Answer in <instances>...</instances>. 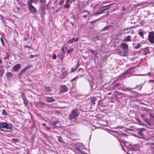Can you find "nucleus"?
Returning <instances> with one entry per match:
<instances>
[{
  "mask_svg": "<svg viewBox=\"0 0 154 154\" xmlns=\"http://www.w3.org/2000/svg\"><path fill=\"white\" fill-rule=\"evenodd\" d=\"M79 115L77 109H75L72 110L69 115L68 119L70 120L75 119Z\"/></svg>",
  "mask_w": 154,
  "mask_h": 154,
  "instance_id": "1",
  "label": "nucleus"
},
{
  "mask_svg": "<svg viewBox=\"0 0 154 154\" xmlns=\"http://www.w3.org/2000/svg\"><path fill=\"white\" fill-rule=\"evenodd\" d=\"M148 38L149 42L151 43H154V32L153 31L149 32Z\"/></svg>",
  "mask_w": 154,
  "mask_h": 154,
  "instance_id": "2",
  "label": "nucleus"
},
{
  "mask_svg": "<svg viewBox=\"0 0 154 154\" xmlns=\"http://www.w3.org/2000/svg\"><path fill=\"white\" fill-rule=\"evenodd\" d=\"M0 125L2 128L6 129H11L12 127L11 124H8L5 122L0 123Z\"/></svg>",
  "mask_w": 154,
  "mask_h": 154,
  "instance_id": "3",
  "label": "nucleus"
},
{
  "mask_svg": "<svg viewBox=\"0 0 154 154\" xmlns=\"http://www.w3.org/2000/svg\"><path fill=\"white\" fill-rule=\"evenodd\" d=\"M65 52L64 51L63 47H62L60 51L58 54V57L61 60H62L65 57Z\"/></svg>",
  "mask_w": 154,
  "mask_h": 154,
  "instance_id": "4",
  "label": "nucleus"
},
{
  "mask_svg": "<svg viewBox=\"0 0 154 154\" xmlns=\"http://www.w3.org/2000/svg\"><path fill=\"white\" fill-rule=\"evenodd\" d=\"M28 9L30 11L32 14H34L37 11V9L33 6L32 4H27Z\"/></svg>",
  "mask_w": 154,
  "mask_h": 154,
  "instance_id": "5",
  "label": "nucleus"
},
{
  "mask_svg": "<svg viewBox=\"0 0 154 154\" xmlns=\"http://www.w3.org/2000/svg\"><path fill=\"white\" fill-rule=\"evenodd\" d=\"M106 10V6H104L103 7L101 8L97 12L94 13L93 14L94 15H97L100 14L105 13L104 11Z\"/></svg>",
  "mask_w": 154,
  "mask_h": 154,
  "instance_id": "6",
  "label": "nucleus"
},
{
  "mask_svg": "<svg viewBox=\"0 0 154 154\" xmlns=\"http://www.w3.org/2000/svg\"><path fill=\"white\" fill-rule=\"evenodd\" d=\"M39 2L41 4L40 9L42 12L45 10L46 1L45 0H40Z\"/></svg>",
  "mask_w": 154,
  "mask_h": 154,
  "instance_id": "7",
  "label": "nucleus"
},
{
  "mask_svg": "<svg viewBox=\"0 0 154 154\" xmlns=\"http://www.w3.org/2000/svg\"><path fill=\"white\" fill-rule=\"evenodd\" d=\"M21 97L23 100L25 106H26L28 103V102L25 95L23 92L21 93Z\"/></svg>",
  "mask_w": 154,
  "mask_h": 154,
  "instance_id": "8",
  "label": "nucleus"
},
{
  "mask_svg": "<svg viewBox=\"0 0 154 154\" xmlns=\"http://www.w3.org/2000/svg\"><path fill=\"white\" fill-rule=\"evenodd\" d=\"M121 46L123 50L125 51H127L128 49V44L125 42H123L121 44Z\"/></svg>",
  "mask_w": 154,
  "mask_h": 154,
  "instance_id": "9",
  "label": "nucleus"
},
{
  "mask_svg": "<svg viewBox=\"0 0 154 154\" xmlns=\"http://www.w3.org/2000/svg\"><path fill=\"white\" fill-rule=\"evenodd\" d=\"M67 91V88L66 85H61L60 87V91L61 92L64 93L66 92Z\"/></svg>",
  "mask_w": 154,
  "mask_h": 154,
  "instance_id": "10",
  "label": "nucleus"
},
{
  "mask_svg": "<svg viewBox=\"0 0 154 154\" xmlns=\"http://www.w3.org/2000/svg\"><path fill=\"white\" fill-rule=\"evenodd\" d=\"M21 67L20 65L19 64H17L12 67V70L14 71H17Z\"/></svg>",
  "mask_w": 154,
  "mask_h": 154,
  "instance_id": "11",
  "label": "nucleus"
},
{
  "mask_svg": "<svg viewBox=\"0 0 154 154\" xmlns=\"http://www.w3.org/2000/svg\"><path fill=\"white\" fill-rule=\"evenodd\" d=\"M46 98L47 102L48 103H51L55 101L54 99L52 97H47Z\"/></svg>",
  "mask_w": 154,
  "mask_h": 154,
  "instance_id": "12",
  "label": "nucleus"
},
{
  "mask_svg": "<svg viewBox=\"0 0 154 154\" xmlns=\"http://www.w3.org/2000/svg\"><path fill=\"white\" fill-rule=\"evenodd\" d=\"M121 85V84L120 83H118L114 85L113 86V88L114 89H118L119 90H121L122 88L119 87V86Z\"/></svg>",
  "mask_w": 154,
  "mask_h": 154,
  "instance_id": "13",
  "label": "nucleus"
},
{
  "mask_svg": "<svg viewBox=\"0 0 154 154\" xmlns=\"http://www.w3.org/2000/svg\"><path fill=\"white\" fill-rule=\"evenodd\" d=\"M122 95H123V94L121 93L120 92L117 91H115L114 94V96L116 98H118V96H120V97H121V96Z\"/></svg>",
  "mask_w": 154,
  "mask_h": 154,
  "instance_id": "14",
  "label": "nucleus"
},
{
  "mask_svg": "<svg viewBox=\"0 0 154 154\" xmlns=\"http://www.w3.org/2000/svg\"><path fill=\"white\" fill-rule=\"evenodd\" d=\"M131 36L130 35L127 36L123 39V41L125 42H131Z\"/></svg>",
  "mask_w": 154,
  "mask_h": 154,
  "instance_id": "15",
  "label": "nucleus"
},
{
  "mask_svg": "<svg viewBox=\"0 0 154 154\" xmlns=\"http://www.w3.org/2000/svg\"><path fill=\"white\" fill-rule=\"evenodd\" d=\"M79 66V63L78 62L77 64L75 65V66L74 67L72 68L71 71L72 72H74L76 70V69L78 68Z\"/></svg>",
  "mask_w": 154,
  "mask_h": 154,
  "instance_id": "16",
  "label": "nucleus"
},
{
  "mask_svg": "<svg viewBox=\"0 0 154 154\" xmlns=\"http://www.w3.org/2000/svg\"><path fill=\"white\" fill-rule=\"evenodd\" d=\"M38 2V0H29L27 2V4H32V3L36 4Z\"/></svg>",
  "mask_w": 154,
  "mask_h": 154,
  "instance_id": "17",
  "label": "nucleus"
},
{
  "mask_svg": "<svg viewBox=\"0 0 154 154\" xmlns=\"http://www.w3.org/2000/svg\"><path fill=\"white\" fill-rule=\"evenodd\" d=\"M68 73L66 71H64L63 72L61 75V79H64L67 75Z\"/></svg>",
  "mask_w": 154,
  "mask_h": 154,
  "instance_id": "18",
  "label": "nucleus"
},
{
  "mask_svg": "<svg viewBox=\"0 0 154 154\" xmlns=\"http://www.w3.org/2000/svg\"><path fill=\"white\" fill-rule=\"evenodd\" d=\"M139 136L138 137L140 138H143L144 135L143 133L141 132H137Z\"/></svg>",
  "mask_w": 154,
  "mask_h": 154,
  "instance_id": "19",
  "label": "nucleus"
},
{
  "mask_svg": "<svg viewBox=\"0 0 154 154\" xmlns=\"http://www.w3.org/2000/svg\"><path fill=\"white\" fill-rule=\"evenodd\" d=\"M91 52L92 54H93L94 56V57H96V55H97V52L94 51L92 50V49L89 50Z\"/></svg>",
  "mask_w": 154,
  "mask_h": 154,
  "instance_id": "20",
  "label": "nucleus"
},
{
  "mask_svg": "<svg viewBox=\"0 0 154 154\" xmlns=\"http://www.w3.org/2000/svg\"><path fill=\"white\" fill-rule=\"evenodd\" d=\"M146 129L142 128H138L137 129V132H142L143 131L146 130Z\"/></svg>",
  "mask_w": 154,
  "mask_h": 154,
  "instance_id": "21",
  "label": "nucleus"
},
{
  "mask_svg": "<svg viewBox=\"0 0 154 154\" xmlns=\"http://www.w3.org/2000/svg\"><path fill=\"white\" fill-rule=\"evenodd\" d=\"M96 97H93L91 98V102L92 103V104L94 105L95 104V101L96 100Z\"/></svg>",
  "mask_w": 154,
  "mask_h": 154,
  "instance_id": "22",
  "label": "nucleus"
},
{
  "mask_svg": "<svg viewBox=\"0 0 154 154\" xmlns=\"http://www.w3.org/2000/svg\"><path fill=\"white\" fill-rule=\"evenodd\" d=\"M7 78H10L12 77L13 75L11 72H8L6 74Z\"/></svg>",
  "mask_w": 154,
  "mask_h": 154,
  "instance_id": "23",
  "label": "nucleus"
},
{
  "mask_svg": "<svg viewBox=\"0 0 154 154\" xmlns=\"http://www.w3.org/2000/svg\"><path fill=\"white\" fill-rule=\"evenodd\" d=\"M142 85H137L136 87L133 88V89H134L136 88H137L138 90L139 91H140L142 89Z\"/></svg>",
  "mask_w": 154,
  "mask_h": 154,
  "instance_id": "24",
  "label": "nucleus"
},
{
  "mask_svg": "<svg viewBox=\"0 0 154 154\" xmlns=\"http://www.w3.org/2000/svg\"><path fill=\"white\" fill-rule=\"evenodd\" d=\"M141 46V44L140 43H139L137 44V45L136 46L134 47V48L135 49H137L139 48Z\"/></svg>",
  "mask_w": 154,
  "mask_h": 154,
  "instance_id": "25",
  "label": "nucleus"
},
{
  "mask_svg": "<svg viewBox=\"0 0 154 154\" xmlns=\"http://www.w3.org/2000/svg\"><path fill=\"white\" fill-rule=\"evenodd\" d=\"M132 89H133L131 88H126L124 89L122 88L121 90H122L123 91H130Z\"/></svg>",
  "mask_w": 154,
  "mask_h": 154,
  "instance_id": "26",
  "label": "nucleus"
},
{
  "mask_svg": "<svg viewBox=\"0 0 154 154\" xmlns=\"http://www.w3.org/2000/svg\"><path fill=\"white\" fill-rule=\"evenodd\" d=\"M72 39L73 42H77L79 40V38L78 37H76V38L73 37L72 38Z\"/></svg>",
  "mask_w": 154,
  "mask_h": 154,
  "instance_id": "27",
  "label": "nucleus"
},
{
  "mask_svg": "<svg viewBox=\"0 0 154 154\" xmlns=\"http://www.w3.org/2000/svg\"><path fill=\"white\" fill-rule=\"evenodd\" d=\"M32 66L31 65H28L26 66L23 69L25 71L26 70L29 69Z\"/></svg>",
  "mask_w": 154,
  "mask_h": 154,
  "instance_id": "28",
  "label": "nucleus"
},
{
  "mask_svg": "<svg viewBox=\"0 0 154 154\" xmlns=\"http://www.w3.org/2000/svg\"><path fill=\"white\" fill-rule=\"evenodd\" d=\"M119 54L121 56H123V57H126L127 56L126 53L122 51L119 53Z\"/></svg>",
  "mask_w": 154,
  "mask_h": 154,
  "instance_id": "29",
  "label": "nucleus"
},
{
  "mask_svg": "<svg viewBox=\"0 0 154 154\" xmlns=\"http://www.w3.org/2000/svg\"><path fill=\"white\" fill-rule=\"evenodd\" d=\"M19 141V139L17 138L12 139V141L14 143L18 142Z\"/></svg>",
  "mask_w": 154,
  "mask_h": 154,
  "instance_id": "30",
  "label": "nucleus"
},
{
  "mask_svg": "<svg viewBox=\"0 0 154 154\" xmlns=\"http://www.w3.org/2000/svg\"><path fill=\"white\" fill-rule=\"evenodd\" d=\"M74 51V49L73 48H72L70 49H69L67 51V54H70L71 53Z\"/></svg>",
  "mask_w": 154,
  "mask_h": 154,
  "instance_id": "31",
  "label": "nucleus"
},
{
  "mask_svg": "<svg viewBox=\"0 0 154 154\" xmlns=\"http://www.w3.org/2000/svg\"><path fill=\"white\" fill-rule=\"evenodd\" d=\"M45 90L47 92H50L51 91V89L49 87H45Z\"/></svg>",
  "mask_w": 154,
  "mask_h": 154,
  "instance_id": "32",
  "label": "nucleus"
},
{
  "mask_svg": "<svg viewBox=\"0 0 154 154\" xmlns=\"http://www.w3.org/2000/svg\"><path fill=\"white\" fill-rule=\"evenodd\" d=\"M6 56L4 58V59L5 60L8 59L9 58V54L8 52H6Z\"/></svg>",
  "mask_w": 154,
  "mask_h": 154,
  "instance_id": "33",
  "label": "nucleus"
},
{
  "mask_svg": "<svg viewBox=\"0 0 154 154\" xmlns=\"http://www.w3.org/2000/svg\"><path fill=\"white\" fill-rule=\"evenodd\" d=\"M4 71V69L1 68L0 69V73H1V77H2V76Z\"/></svg>",
  "mask_w": 154,
  "mask_h": 154,
  "instance_id": "34",
  "label": "nucleus"
},
{
  "mask_svg": "<svg viewBox=\"0 0 154 154\" xmlns=\"http://www.w3.org/2000/svg\"><path fill=\"white\" fill-rule=\"evenodd\" d=\"M29 37V35L28 34H27L26 36L24 37V40L25 41H26L28 39Z\"/></svg>",
  "mask_w": 154,
  "mask_h": 154,
  "instance_id": "35",
  "label": "nucleus"
},
{
  "mask_svg": "<svg viewBox=\"0 0 154 154\" xmlns=\"http://www.w3.org/2000/svg\"><path fill=\"white\" fill-rule=\"evenodd\" d=\"M2 113L3 115H7V113L6 112L5 110V109H3L2 110Z\"/></svg>",
  "mask_w": 154,
  "mask_h": 154,
  "instance_id": "36",
  "label": "nucleus"
},
{
  "mask_svg": "<svg viewBox=\"0 0 154 154\" xmlns=\"http://www.w3.org/2000/svg\"><path fill=\"white\" fill-rule=\"evenodd\" d=\"M138 34L141 37L143 38V34L142 32H139Z\"/></svg>",
  "mask_w": 154,
  "mask_h": 154,
  "instance_id": "37",
  "label": "nucleus"
},
{
  "mask_svg": "<svg viewBox=\"0 0 154 154\" xmlns=\"http://www.w3.org/2000/svg\"><path fill=\"white\" fill-rule=\"evenodd\" d=\"M25 72V71L23 69L22 71H21L19 73V75H23V74Z\"/></svg>",
  "mask_w": 154,
  "mask_h": 154,
  "instance_id": "38",
  "label": "nucleus"
},
{
  "mask_svg": "<svg viewBox=\"0 0 154 154\" xmlns=\"http://www.w3.org/2000/svg\"><path fill=\"white\" fill-rule=\"evenodd\" d=\"M58 141L61 143H63V141L62 140V138L60 137H59L58 138Z\"/></svg>",
  "mask_w": 154,
  "mask_h": 154,
  "instance_id": "39",
  "label": "nucleus"
},
{
  "mask_svg": "<svg viewBox=\"0 0 154 154\" xmlns=\"http://www.w3.org/2000/svg\"><path fill=\"white\" fill-rule=\"evenodd\" d=\"M133 149L134 150H137L139 149V146L138 145H135L133 147Z\"/></svg>",
  "mask_w": 154,
  "mask_h": 154,
  "instance_id": "40",
  "label": "nucleus"
},
{
  "mask_svg": "<svg viewBox=\"0 0 154 154\" xmlns=\"http://www.w3.org/2000/svg\"><path fill=\"white\" fill-rule=\"evenodd\" d=\"M149 125L150 123L149 122V120L148 119H146V118L143 119Z\"/></svg>",
  "mask_w": 154,
  "mask_h": 154,
  "instance_id": "41",
  "label": "nucleus"
},
{
  "mask_svg": "<svg viewBox=\"0 0 154 154\" xmlns=\"http://www.w3.org/2000/svg\"><path fill=\"white\" fill-rule=\"evenodd\" d=\"M64 2V0H61V1H60V2H59V5H62L63 4Z\"/></svg>",
  "mask_w": 154,
  "mask_h": 154,
  "instance_id": "42",
  "label": "nucleus"
},
{
  "mask_svg": "<svg viewBox=\"0 0 154 154\" xmlns=\"http://www.w3.org/2000/svg\"><path fill=\"white\" fill-rule=\"evenodd\" d=\"M64 6L66 8H69L70 6V5L69 4H68V3H66V4Z\"/></svg>",
  "mask_w": 154,
  "mask_h": 154,
  "instance_id": "43",
  "label": "nucleus"
},
{
  "mask_svg": "<svg viewBox=\"0 0 154 154\" xmlns=\"http://www.w3.org/2000/svg\"><path fill=\"white\" fill-rule=\"evenodd\" d=\"M0 40L1 41L2 44L3 45H4L5 44L4 41L2 37L0 38Z\"/></svg>",
  "mask_w": 154,
  "mask_h": 154,
  "instance_id": "44",
  "label": "nucleus"
},
{
  "mask_svg": "<svg viewBox=\"0 0 154 154\" xmlns=\"http://www.w3.org/2000/svg\"><path fill=\"white\" fill-rule=\"evenodd\" d=\"M37 56V55H31L30 56V57H29V58H33V57H36Z\"/></svg>",
  "mask_w": 154,
  "mask_h": 154,
  "instance_id": "45",
  "label": "nucleus"
},
{
  "mask_svg": "<svg viewBox=\"0 0 154 154\" xmlns=\"http://www.w3.org/2000/svg\"><path fill=\"white\" fill-rule=\"evenodd\" d=\"M73 42L72 39H69V41L67 42V43H68L69 44H71Z\"/></svg>",
  "mask_w": 154,
  "mask_h": 154,
  "instance_id": "46",
  "label": "nucleus"
},
{
  "mask_svg": "<svg viewBox=\"0 0 154 154\" xmlns=\"http://www.w3.org/2000/svg\"><path fill=\"white\" fill-rule=\"evenodd\" d=\"M141 117L143 118V119L146 118V115L144 114H141Z\"/></svg>",
  "mask_w": 154,
  "mask_h": 154,
  "instance_id": "47",
  "label": "nucleus"
},
{
  "mask_svg": "<svg viewBox=\"0 0 154 154\" xmlns=\"http://www.w3.org/2000/svg\"><path fill=\"white\" fill-rule=\"evenodd\" d=\"M58 122V121H54V122H53L52 124H53V125H56V124Z\"/></svg>",
  "mask_w": 154,
  "mask_h": 154,
  "instance_id": "48",
  "label": "nucleus"
},
{
  "mask_svg": "<svg viewBox=\"0 0 154 154\" xmlns=\"http://www.w3.org/2000/svg\"><path fill=\"white\" fill-rule=\"evenodd\" d=\"M56 56L55 54H53L52 58L53 59H55L56 58Z\"/></svg>",
  "mask_w": 154,
  "mask_h": 154,
  "instance_id": "49",
  "label": "nucleus"
},
{
  "mask_svg": "<svg viewBox=\"0 0 154 154\" xmlns=\"http://www.w3.org/2000/svg\"><path fill=\"white\" fill-rule=\"evenodd\" d=\"M62 8V6H61L58 9H57L56 11V12H58L60 10V9Z\"/></svg>",
  "mask_w": 154,
  "mask_h": 154,
  "instance_id": "50",
  "label": "nucleus"
},
{
  "mask_svg": "<svg viewBox=\"0 0 154 154\" xmlns=\"http://www.w3.org/2000/svg\"><path fill=\"white\" fill-rule=\"evenodd\" d=\"M25 47L29 49H31V46H28L27 45L25 46Z\"/></svg>",
  "mask_w": 154,
  "mask_h": 154,
  "instance_id": "51",
  "label": "nucleus"
},
{
  "mask_svg": "<svg viewBox=\"0 0 154 154\" xmlns=\"http://www.w3.org/2000/svg\"><path fill=\"white\" fill-rule=\"evenodd\" d=\"M83 12H88V14H90V12H89L88 11L85 10L83 11Z\"/></svg>",
  "mask_w": 154,
  "mask_h": 154,
  "instance_id": "52",
  "label": "nucleus"
},
{
  "mask_svg": "<svg viewBox=\"0 0 154 154\" xmlns=\"http://www.w3.org/2000/svg\"><path fill=\"white\" fill-rule=\"evenodd\" d=\"M10 130H5V132H8V131H11V132H12V131H11V129H10Z\"/></svg>",
  "mask_w": 154,
  "mask_h": 154,
  "instance_id": "53",
  "label": "nucleus"
},
{
  "mask_svg": "<svg viewBox=\"0 0 154 154\" xmlns=\"http://www.w3.org/2000/svg\"><path fill=\"white\" fill-rule=\"evenodd\" d=\"M87 15H83V16H82V17H83V18H86V17H87Z\"/></svg>",
  "mask_w": 154,
  "mask_h": 154,
  "instance_id": "54",
  "label": "nucleus"
},
{
  "mask_svg": "<svg viewBox=\"0 0 154 154\" xmlns=\"http://www.w3.org/2000/svg\"><path fill=\"white\" fill-rule=\"evenodd\" d=\"M137 121H138V122L140 123H141V122L140 121V120L138 119H137Z\"/></svg>",
  "mask_w": 154,
  "mask_h": 154,
  "instance_id": "55",
  "label": "nucleus"
},
{
  "mask_svg": "<svg viewBox=\"0 0 154 154\" xmlns=\"http://www.w3.org/2000/svg\"><path fill=\"white\" fill-rule=\"evenodd\" d=\"M81 153H82V154H87V153L82 151H81Z\"/></svg>",
  "mask_w": 154,
  "mask_h": 154,
  "instance_id": "56",
  "label": "nucleus"
},
{
  "mask_svg": "<svg viewBox=\"0 0 154 154\" xmlns=\"http://www.w3.org/2000/svg\"><path fill=\"white\" fill-rule=\"evenodd\" d=\"M69 0H66V3H69Z\"/></svg>",
  "mask_w": 154,
  "mask_h": 154,
  "instance_id": "57",
  "label": "nucleus"
},
{
  "mask_svg": "<svg viewBox=\"0 0 154 154\" xmlns=\"http://www.w3.org/2000/svg\"><path fill=\"white\" fill-rule=\"evenodd\" d=\"M77 77H76L75 78H73L71 81H73L75 80V79H76Z\"/></svg>",
  "mask_w": 154,
  "mask_h": 154,
  "instance_id": "58",
  "label": "nucleus"
},
{
  "mask_svg": "<svg viewBox=\"0 0 154 154\" xmlns=\"http://www.w3.org/2000/svg\"><path fill=\"white\" fill-rule=\"evenodd\" d=\"M128 29V28H125L123 29V31H125L126 30H127Z\"/></svg>",
  "mask_w": 154,
  "mask_h": 154,
  "instance_id": "59",
  "label": "nucleus"
},
{
  "mask_svg": "<svg viewBox=\"0 0 154 154\" xmlns=\"http://www.w3.org/2000/svg\"><path fill=\"white\" fill-rule=\"evenodd\" d=\"M42 125L45 126L46 125V124L45 123H43L42 124Z\"/></svg>",
  "mask_w": 154,
  "mask_h": 154,
  "instance_id": "60",
  "label": "nucleus"
},
{
  "mask_svg": "<svg viewBox=\"0 0 154 154\" xmlns=\"http://www.w3.org/2000/svg\"><path fill=\"white\" fill-rule=\"evenodd\" d=\"M140 125H143V126L144 125V124L142 122H141L140 123Z\"/></svg>",
  "mask_w": 154,
  "mask_h": 154,
  "instance_id": "61",
  "label": "nucleus"
},
{
  "mask_svg": "<svg viewBox=\"0 0 154 154\" xmlns=\"http://www.w3.org/2000/svg\"><path fill=\"white\" fill-rule=\"evenodd\" d=\"M154 81V80H150L149 82H153Z\"/></svg>",
  "mask_w": 154,
  "mask_h": 154,
  "instance_id": "62",
  "label": "nucleus"
},
{
  "mask_svg": "<svg viewBox=\"0 0 154 154\" xmlns=\"http://www.w3.org/2000/svg\"><path fill=\"white\" fill-rule=\"evenodd\" d=\"M1 131H5V130H4L3 129H2L1 128V129H0Z\"/></svg>",
  "mask_w": 154,
  "mask_h": 154,
  "instance_id": "63",
  "label": "nucleus"
},
{
  "mask_svg": "<svg viewBox=\"0 0 154 154\" xmlns=\"http://www.w3.org/2000/svg\"><path fill=\"white\" fill-rule=\"evenodd\" d=\"M46 128L48 129H50L51 128L50 127H47Z\"/></svg>",
  "mask_w": 154,
  "mask_h": 154,
  "instance_id": "64",
  "label": "nucleus"
}]
</instances>
